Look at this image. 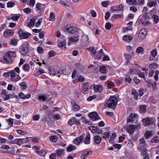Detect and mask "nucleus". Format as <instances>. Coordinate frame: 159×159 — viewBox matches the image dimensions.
Returning a JSON list of instances; mask_svg holds the SVG:
<instances>
[{
    "label": "nucleus",
    "mask_w": 159,
    "mask_h": 159,
    "mask_svg": "<svg viewBox=\"0 0 159 159\" xmlns=\"http://www.w3.org/2000/svg\"><path fill=\"white\" fill-rule=\"evenodd\" d=\"M117 104V98L116 97H112L109 98L104 106L109 108L115 109Z\"/></svg>",
    "instance_id": "f257e3e1"
},
{
    "label": "nucleus",
    "mask_w": 159,
    "mask_h": 159,
    "mask_svg": "<svg viewBox=\"0 0 159 159\" xmlns=\"http://www.w3.org/2000/svg\"><path fill=\"white\" fill-rule=\"evenodd\" d=\"M16 52L14 51L8 52L4 56V59L7 63L12 62V59L16 57Z\"/></svg>",
    "instance_id": "f03ea898"
},
{
    "label": "nucleus",
    "mask_w": 159,
    "mask_h": 159,
    "mask_svg": "<svg viewBox=\"0 0 159 159\" xmlns=\"http://www.w3.org/2000/svg\"><path fill=\"white\" fill-rule=\"evenodd\" d=\"M140 128V123H137L135 125H130L128 127H126V131L130 134H132L134 132V130L139 129Z\"/></svg>",
    "instance_id": "7ed1b4c3"
},
{
    "label": "nucleus",
    "mask_w": 159,
    "mask_h": 159,
    "mask_svg": "<svg viewBox=\"0 0 159 159\" xmlns=\"http://www.w3.org/2000/svg\"><path fill=\"white\" fill-rule=\"evenodd\" d=\"M144 126H147L153 124L156 121L155 118L153 117H148L142 119Z\"/></svg>",
    "instance_id": "20e7f679"
},
{
    "label": "nucleus",
    "mask_w": 159,
    "mask_h": 159,
    "mask_svg": "<svg viewBox=\"0 0 159 159\" xmlns=\"http://www.w3.org/2000/svg\"><path fill=\"white\" fill-rule=\"evenodd\" d=\"M78 29L75 27L71 26L70 25H67L66 26L65 31L72 34H76L78 33Z\"/></svg>",
    "instance_id": "39448f33"
},
{
    "label": "nucleus",
    "mask_w": 159,
    "mask_h": 159,
    "mask_svg": "<svg viewBox=\"0 0 159 159\" xmlns=\"http://www.w3.org/2000/svg\"><path fill=\"white\" fill-rule=\"evenodd\" d=\"M21 39H26L30 36L31 34L28 32H25L21 29H20L17 32Z\"/></svg>",
    "instance_id": "423d86ee"
},
{
    "label": "nucleus",
    "mask_w": 159,
    "mask_h": 159,
    "mask_svg": "<svg viewBox=\"0 0 159 159\" xmlns=\"http://www.w3.org/2000/svg\"><path fill=\"white\" fill-rule=\"evenodd\" d=\"M91 89L89 84L88 82H84L82 83L81 88V92L84 94H87Z\"/></svg>",
    "instance_id": "0eeeda50"
},
{
    "label": "nucleus",
    "mask_w": 159,
    "mask_h": 159,
    "mask_svg": "<svg viewBox=\"0 0 159 159\" xmlns=\"http://www.w3.org/2000/svg\"><path fill=\"white\" fill-rule=\"evenodd\" d=\"M147 30L145 28L142 29L139 31L138 37L140 39H143L145 38L147 34Z\"/></svg>",
    "instance_id": "6e6552de"
},
{
    "label": "nucleus",
    "mask_w": 159,
    "mask_h": 159,
    "mask_svg": "<svg viewBox=\"0 0 159 159\" xmlns=\"http://www.w3.org/2000/svg\"><path fill=\"white\" fill-rule=\"evenodd\" d=\"M85 136L84 133L82 134L80 136L76 138L73 141L74 143L78 145L83 140V139Z\"/></svg>",
    "instance_id": "1a4fd4ad"
},
{
    "label": "nucleus",
    "mask_w": 159,
    "mask_h": 159,
    "mask_svg": "<svg viewBox=\"0 0 159 159\" xmlns=\"http://www.w3.org/2000/svg\"><path fill=\"white\" fill-rule=\"evenodd\" d=\"M14 34V32L13 30L7 29L4 32L3 36L6 38H8Z\"/></svg>",
    "instance_id": "9d476101"
},
{
    "label": "nucleus",
    "mask_w": 159,
    "mask_h": 159,
    "mask_svg": "<svg viewBox=\"0 0 159 159\" xmlns=\"http://www.w3.org/2000/svg\"><path fill=\"white\" fill-rule=\"evenodd\" d=\"M29 141V138L28 137L24 139H17V145L20 146L22 144L28 143Z\"/></svg>",
    "instance_id": "9b49d317"
},
{
    "label": "nucleus",
    "mask_w": 159,
    "mask_h": 159,
    "mask_svg": "<svg viewBox=\"0 0 159 159\" xmlns=\"http://www.w3.org/2000/svg\"><path fill=\"white\" fill-rule=\"evenodd\" d=\"M70 103L72 105V109L74 111H77L80 109V106L76 104L74 100H71Z\"/></svg>",
    "instance_id": "f8f14e48"
},
{
    "label": "nucleus",
    "mask_w": 159,
    "mask_h": 159,
    "mask_svg": "<svg viewBox=\"0 0 159 159\" xmlns=\"http://www.w3.org/2000/svg\"><path fill=\"white\" fill-rule=\"evenodd\" d=\"M89 116L90 119L93 121L99 119L98 114L95 112L90 113L89 114Z\"/></svg>",
    "instance_id": "ddd939ff"
},
{
    "label": "nucleus",
    "mask_w": 159,
    "mask_h": 159,
    "mask_svg": "<svg viewBox=\"0 0 159 159\" xmlns=\"http://www.w3.org/2000/svg\"><path fill=\"white\" fill-rule=\"evenodd\" d=\"M148 150L145 148L142 150L141 154L143 157V159H149V154L147 152Z\"/></svg>",
    "instance_id": "4468645a"
},
{
    "label": "nucleus",
    "mask_w": 159,
    "mask_h": 159,
    "mask_svg": "<svg viewBox=\"0 0 159 159\" xmlns=\"http://www.w3.org/2000/svg\"><path fill=\"white\" fill-rule=\"evenodd\" d=\"M90 135L89 133H87L86 134V136L84 138L83 142L86 144H89L90 143Z\"/></svg>",
    "instance_id": "2eb2a0df"
},
{
    "label": "nucleus",
    "mask_w": 159,
    "mask_h": 159,
    "mask_svg": "<svg viewBox=\"0 0 159 159\" xmlns=\"http://www.w3.org/2000/svg\"><path fill=\"white\" fill-rule=\"evenodd\" d=\"M43 4H42L40 3H38L36 4V8L37 9V11H39V13H41L43 10Z\"/></svg>",
    "instance_id": "dca6fc26"
},
{
    "label": "nucleus",
    "mask_w": 159,
    "mask_h": 159,
    "mask_svg": "<svg viewBox=\"0 0 159 159\" xmlns=\"http://www.w3.org/2000/svg\"><path fill=\"white\" fill-rule=\"evenodd\" d=\"M92 151L91 150L86 151L83 153L80 157L81 159H85L86 157L92 153Z\"/></svg>",
    "instance_id": "f3484780"
},
{
    "label": "nucleus",
    "mask_w": 159,
    "mask_h": 159,
    "mask_svg": "<svg viewBox=\"0 0 159 159\" xmlns=\"http://www.w3.org/2000/svg\"><path fill=\"white\" fill-rule=\"evenodd\" d=\"M151 55L149 57L150 61H152L154 60L155 56L157 55L156 50H152L150 53Z\"/></svg>",
    "instance_id": "a211bd4d"
},
{
    "label": "nucleus",
    "mask_w": 159,
    "mask_h": 159,
    "mask_svg": "<svg viewBox=\"0 0 159 159\" xmlns=\"http://www.w3.org/2000/svg\"><path fill=\"white\" fill-rule=\"evenodd\" d=\"M102 85H95L94 87V89L95 92H102Z\"/></svg>",
    "instance_id": "6ab92c4d"
},
{
    "label": "nucleus",
    "mask_w": 159,
    "mask_h": 159,
    "mask_svg": "<svg viewBox=\"0 0 159 159\" xmlns=\"http://www.w3.org/2000/svg\"><path fill=\"white\" fill-rule=\"evenodd\" d=\"M66 40H63V41L59 42L58 44V46L61 49L66 48Z\"/></svg>",
    "instance_id": "aec40b11"
},
{
    "label": "nucleus",
    "mask_w": 159,
    "mask_h": 159,
    "mask_svg": "<svg viewBox=\"0 0 159 159\" xmlns=\"http://www.w3.org/2000/svg\"><path fill=\"white\" fill-rule=\"evenodd\" d=\"M152 19H153V23L154 24L157 23L159 21V18L158 16L156 15H153L152 17Z\"/></svg>",
    "instance_id": "412c9836"
},
{
    "label": "nucleus",
    "mask_w": 159,
    "mask_h": 159,
    "mask_svg": "<svg viewBox=\"0 0 159 159\" xmlns=\"http://www.w3.org/2000/svg\"><path fill=\"white\" fill-rule=\"evenodd\" d=\"M76 149V147L74 145H70L67 148L66 150L68 152L73 151Z\"/></svg>",
    "instance_id": "4be33fe9"
},
{
    "label": "nucleus",
    "mask_w": 159,
    "mask_h": 159,
    "mask_svg": "<svg viewBox=\"0 0 159 159\" xmlns=\"http://www.w3.org/2000/svg\"><path fill=\"white\" fill-rule=\"evenodd\" d=\"M133 39V37L128 35H125L123 36V39L124 40L127 42H129Z\"/></svg>",
    "instance_id": "5701e85b"
},
{
    "label": "nucleus",
    "mask_w": 159,
    "mask_h": 159,
    "mask_svg": "<svg viewBox=\"0 0 159 159\" xmlns=\"http://www.w3.org/2000/svg\"><path fill=\"white\" fill-rule=\"evenodd\" d=\"M35 152L37 154L41 156H44L46 154L45 150H43L40 151H35Z\"/></svg>",
    "instance_id": "b1692460"
},
{
    "label": "nucleus",
    "mask_w": 159,
    "mask_h": 159,
    "mask_svg": "<svg viewBox=\"0 0 159 159\" xmlns=\"http://www.w3.org/2000/svg\"><path fill=\"white\" fill-rule=\"evenodd\" d=\"M101 138L98 135L95 136L94 138V140L95 143L97 144H99L101 141Z\"/></svg>",
    "instance_id": "393cba45"
},
{
    "label": "nucleus",
    "mask_w": 159,
    "mask_h": 159,
    "mask_svg": "<svg viewBox=\"0 0 159 159\" xmlns=\"http://www.w3.org/2000/svg\"><path fill=\"white\" fill-rule=\"evenodd\" d=\"M35 20L34 19L32 18L30 21L29 23L27 24V26L30 27L34 25Z\"/></svg>",
    "instance_id": "a878e982"
},
{
    "label": "nucleus",
    "mask_w": 159,
    "mask_h": 159,
    "mask_svg": "<svg viewBox=\"0 0 159 159\" xmlns=\"http://www.w3.org/2000/svg\"><path fill=\"white\" fill-rule=\"evenodd\" d=\"M157 4L156 2L153 1L152 2H148L147 6L149 7H152L153 6H155Z\"/></svg>",
    "instance_id": "bb28decb"
},
{
    "label": "nucleus",
    "mask_w": 159,
    "mask_h": 159,
    "mask_svg": "<svg viewBox=\"0 0 159 159\" xmlns=\"http://www.w3.org/2000/svg\"><path fill=\"white\" fill-rule=\"evenodd\" d=\"M116 137V135L115 133L112 134L110 137L109 142L111 143H114V139Z\"/></svg>",
    "instance_id": "cd10ccee"
},
{
    "label": "nucleus",
    "mask_w": 159,
    "mask_h": 159,
    "mask_svg": "<svg viewBox=\"0 0 159 159\" xmlns=\"http://www.w3.org/2000/svg\"><path fill=\"white\" fill-rule=\"evenodd\" d=\"M123 16L122 14H114L111 17V19L112 20H115L117 18L119 17L123 18Z\"/></svg>",
    "instance_id": "c85d7f7f"
},
{
    "label": "nucleus",
    "mask_w": 159,
    "mask_h": 159,
    "mask_svg": "<svg viewBox=\"0 0 159 159\" xmlns=\"http://www.w3.org/2000/svg\"><path fill=\"white\" fill-rule=\"evenodd\" d=\"M69 40L72 42H77L79 40V37L78 36H71L69 38Z\"/></svg>",
    "instance_id": "c756f323"
},
{
    "label": "nucleus",
    "mask_w": 159,
    "mask_h": 159,
    "mask_svg": "<svg viewBox=\"0 0 159 159\" xmlns=\"http://www.w3.org/2000/svg\"><path fill=\"white\" fill-rule=\"evenodd\" d=\"M22 47L23 48L22 50H29V44L27 42H25L22 45Z\"/></svg>",
    "instance_id": "7c9ffc66"
},
{
    "label": "nucleus",
    "mask_w": 159,
    "mask_h": 159,
    "mask_svg": "<svg viewBox=\"0 0 159 159\" xmlns=\"http://www.w3.org/2000/svg\"><path fill=\"white\" fill-rule=\"evenodd\" d=\"M65 150L64 149H59L57 150L56 154L58 156H61Z\"/></svg>",
    "instance_id": "2f4dec72"
},
{
    "label": "nucleus",
    "mask_w": 159,
    "mask_h": 159,
    "mask_svg": "<svg viewBox=\"0 0 159 159\" xmlns=\"http://www.w3.org/2000/svg\"><path fill=\"white\" fill-rule=\"evenodd\" d=\"M55 16L53 12H51L50 14L49 20V21H54L55 20Z\"/></svg>",
    "instance_id": "473e14b6"
},
{
    "label": "nucleus",
    "mask_w": 159,
    "mask_h": 159,
    "mask_svg": "<svg viewBox=\"0 0 159 159\" xmlns=\"http://www.w3.org/2000/svg\"><path fill=\"white\" fill-rule=\"evenodd\" d=\"M75 118L73 117L72 118L69 120L68 122V124L71 126L75 123Z\"/></svg>",
    "instance_id": "72a5a7b5"
},
{
    "label": "nucleus",
    "mask_w": 159,
    "mask_h": 159,
    "mask_svg": "<svg viewBox=\"0 0 159 159\" xmlns=\"http://www.w3.org/2000/svg\"><path fill=\"white\" fill-rule=\"evenodd\" d=\"M126 2L129 5H133L136 3V0H126Z\"/></svg>",
    "instance_id": "f704fd0d"
},
{
    "label": "nucleus",
    "mask_w": 159,
    "mask_h": 159,
    "mask_svg": "<svg viewBox=\"0 0 159 159\" xmlns=\"http://www.w3.org/2000/svg\"><path fill=\"white\" fill-rule=\"evenodd\" d=\"M113 26V25L110 22H107L106 24L105 27L107 30H109Z\"/></svg>",
    "instance_id": "c9c22d12"
},
{
    "label": "nucleus",
    "mask_w": 159,
    "mask_h": 159,
    "mask_svg": "<svg viewBox=\"0 0 159 159\" xmlns=\"http://www.w3.org/2000/svg\"><path fill=\"white\" fill-rule=\"evenodd\" d=\"M152 132L149 131H147L145 134V137L147 139L152 135Z\"/></svg>",
    "instance_id": "e433bc0d"
},
{
    "label": "nucleus",
    "mask_w": 159,
    "mask_h": 159,
    "mask_svg": "<svg viewBox=\"0 0 159 159\" xmlns=\"http://www.w3.org/2000/svg\"><path fill=\"white\" fill-rule=\"evenodd\" d=\"M51 141L53 142H56L57 140V137L56 136H52L49 137Z\"/></svg>",
    "instance_id": "4c0bfd02"
},
{
    "label": "nucleus",
    "mask_w": 159,
    "mask_h": 159,
    "mask_svg": "<svg viewBox=\"0 0 159 159\" xmlns=\"http://www.w3.org/2000/svg\"><path fill=\"white\" fill-rule=\"evenodd\" d=\"M125 81L126 83L129 84L131 83L132 79L130 78V76L127 75L126 76V78L125 79Z\"/></svg>",
    "instance_id": "58836bf2"
},
{
    "label": "nucleus",
    "mask_w": 159,
    "mask_h": 159,
    "mask_svg": "<svg viewBox=\"0 0 159 159\" xmlns=\"http://www.w3.org/2000/svg\"><path fill=\"white\" fill-rule=\"evenodd\" d=\"M117 11H123L124 9V6L123 4H121L118 6H116Z\"/></svg>",
    "instance_id": "ea45409f"
},
{
    "label": "nucleus",
    "mask_w": 159,
    "mask_h": 159,
    "mask_svg": "<svg viewBox=\"0 0 159 159\" xmlns=\"http://www.w3.org/2000/svg\"><path fill=\"white\" fill-rule=\"evenodd\" d=\"M56 54V52L54 50H51L48 52L49 57H54Z\"/></svg>",
    "instance_id": "a19ab883"
},
{
    "label": "nucleus",
    "mask_w": 159,
    "mask_h": 159,
    "mask_svg": "<svg viewBox=\"0 0 159 159\" xmlns=\"http://www.w3.org/2000/svg\"><path fill=\"white\" fill-rule=\"evenodd\" d=\"M7 4L8 7H12L14 6L15 3L11 1H9L7 3Z\"/></svg>",
    "instance_id": "79ce46f5"
},
{
    "label": "nucleus",
    "mask_w": 159,
    "mask_h": 159,
    "mask_svg": "<svg viewBox=\"0 0 159 159\" xmlns=\"http://www.w3.org/2000/svg\"><path fill=\"white\" fill-rule=\"evenodd\" d=\"M140 21L142 25H144V26L148 25L149 24V22L148 20H146V21H143V20L142 19L140 20Z\"/></svg>",
    "instance_id": "37998d69"
},
{
    "label": "nucleus",
    "mask_w": 159,
    "mask_h": 159,
    "mask_svg": "<svg viewBox=\"0 0 159 159\" xmlns=\"http://www.w3.org/2000/svg\"><path fill=\"white\" fill-rule=\"evenodd\" d=\"M20 53L22 56H29L28 50H20Z\"/></svg>",
    "instance_id": "c03bdc74"
},
{
    "label": "nucleus",
    "mask_w": 159,
    "mask_h": 159,
    "mask_svg": "<svg viewBox=\"0 0 159 159\" xmlns=\"http://www.w3.org/2000/svg\"><path fill=\"white\" fill-rule=\"evenodd\" d=\"M21 89H25L27 88V86L25 82H22L20 84Z\"/></svg>",
    "instance_id": "a18cd8bd"
},
{
    "label": "nucleus",
    "mask_w": 159,
    "mask_h": 159,
    "mask_svg": "<svg viewBox=\"0 0 159 159\" xmlns=\"http://www.w3.org/2000/svg\"><path fill=\"white\" fill-rule=\"evenodd\" d=\"M89 129L91 132L93 133H96V131H97V127L96 126H91Z\"/></svg>",
    "instance_id": "49530a36"
},
{
    "label": "nucleus",
    "mask_w": 159,
    "mask_h": 159,
    "mask_svg": "<svg viewBox=\"0 0 159 159\" xmlns=\"http://www.w3.org/2000/svg\"><path fill=\"white\" fill-rule=\"evenodd\" d=\"M152 143H157L159 142V138L157 136L153 137L151 140Z\"/></svg>",
    "instance_id": "de8ad7c7"
},
{
    "label": "nucleus",
    "mask_w": 159,
    "mask_h": 159,
    "mask_svg": "<svg viewBox=\"0 0 159 159\" xmlns=\"http://www.w3.org/2000/svg\"><path fill=\"white\" fill-rule=\"evenodd\" d=\"M23 11L26 14H29L31 13V10L30 8L27 7L24 9Z\"/></svg>",
    "instance_id": "09e8293b"
},
{
    "label": "nucleus",
    "mask_w": 159,
    "mask_h": 159,
    "mask_svg": "<svg viewBox=\"0 0 159 159\" xmlns=\"http://www.w3.org/2000/svg\"><path fill=\"white\" fill-rule=\"evenodd\" d=\"M19 17L20 16H19L14 15L11 16V19L14 21H16L18 20Z\"/></svg>",
    "instance_id": "8fccbe9b"
},
{
    "label": "nucleus",
    "mask_w": 159,
    "mask_h": 159,
    "mask_svg": "<svg viewBox=\"0 0 159 159\" xmlns=\"http://www.w3.org/2000/svg\"><path fill=\"white\" fill-rule=\"evenodd\" d=\"M11 44L13 45H16L17 43V39H12L10 42Z\"/></svg>",
    "instance_id": "3c124183"
},
{
    "label": "nucleus",
    "mask_w": 159,
    "mask_h": 159,
    "mask_svg": "<svg viewBox=\"0 0 159 159\" xmlns=\"http://www.w3.org/2000/svg\"><path fill=\"white\" fill-rule=\"evenodd\" d=\"M149 100L150 102L153 104H155L157 102V100L153 97H150Z\"/></svg>",
    "instance_id": "603ef678"
},
{
    "label": "nucleus",
    "mask_w": 159,
    "mask_h": 159,
    "mask_svg": "<svg viewBox=\"0 0 159 159\" xmlns=\"http://www.w3.org/2000/svg\"><path fill=\"white\" fill-rule=\"evenodd\" d=\"M23 69L25 70L29 71L30 70V66L28 64H25L23 66Z\"/></svg>",
    "instance_id": "864d4df0"
},
{
    "label": "nucleus",
    "mask_w": 159,
    "mask_h": 159,
    "mask_svg": "<svg viewBox=\"0 0 159 159\" xmlns=\"http://www.w3.org/2000/svg\"><path fill=\"white\" fill-rule=\"evenodd\" d=\"M100 71L103 73H106V68L104 66H102L100 69Z\"/></svg>",
    "instance_id": "5fc2aeb1"
},
{
    "label": "nucleus",
    "mask_w": 159,
    "mask_h": 159,
    "mask_svg": "<svg viewBox=\"0 0 159 159\" xmlns=\"http://www.w3.org/2000/svg\"><path fill=\"white\" fill-rule=\"evenodd\" d=\"M125 139V135H123L122 136H120L119 138V142H122Z\"/></svg>",
    "instance_id": "6e6d98bb"
},
{
    "label": "nucleus",
    "mask_w": 159,
    "mask_h": 159,
    "mask_svg": "<svg viewBox=\"0 0 159 159\" xmlns=\"http://www.w3.org/2000/svg\"><path fill=\"white\" fill-rule=\"evenodd\" d=\"M110 135V134L108 132H105L104 133L103 137L104 139H107L109 138Z\"/></svg>",
    "instance_id": "4d7b16f0"
},
{
    "label": "nucleus",
    "mask_w": 159,
    "mask_h": 159,
    "mask_svg": "<svg viewBox=\"0 0 159 159\" xmlns=\"http://www.w3.org/2000/svg\"><path fill=\"white\" fill-rule=\"evenodd\" d=\"M8 124L11 126H13L14 120L13 119L10 118L8 120Z\"/></svg>",
    "instance_id": "13d9d810"
},
{
    "label": "nucleus",
    "mask_w": 159,
    "mask_h": 159,
    "mask_svg": "<svg viewBox=\"0 0 159 159\" xmlns=\"http://www.w3.org/2000/svg\"><path fill=\"white\" fill-rule=\"evenodd\" d=\"M42 19H39L38 21L36 22L35 24V26L36 27H38L41 24L42 22Z\"/></svg>",
    "instance_id": "bf43d9fd"
},
{
    "label": "nucleus",
    "mask_w": 159,
    "mask_h": 159,
    "mask_svg": "<svg viewBox=\"0 0 159 159\" xmlns=\"http://www.w3.org/2000/svg\"><path fill=\"white\" fill-rule=\"evenodd\" d=\"M113 147L115 148L120 149L121 148V144L116 143L113 145Z\"/></svg>",
    "instance_id": "052dcab7"
},
{
    "label": "nucleus",
    "mask_w": 159,
    "mask_h": 159,
    "mask_svg": "<svg viewBox=\"0 0 159 159\" xmlns=\"http://www.w3.org/2000/svg\"><path fill=\"white\" fill-rule=\"evenodd\" d=\"M96 95H93L92 96H91L87 98V100L88 101H91L93 99L96 98Z\"/></svg>",
    "instance_id": "680f3d73"
},
{
    "label": "nucleus",
    "mask_w": 159,
    "mask_h": 159,
    "mask_svg": "<svg viewBox=\"0 0 159 159\" xmlns=\"http://www.w3.org/2000/svg\"><path fill=\"white\" fill-rule=\"evenodd\" d=\"M33 119L34 120H38L40 118V116L39 115H36L33 116Z\"/></svg>",
    "instance_id": "e2e57ef3"
},
{
    "label": "nucleus",
    "mask_w": 159,
    "mask_h": 159,
    "mask_svg": "<svg viewBox=\"0 0 159 159\" xmlns=\"http://www.w3.org/2000/svg\"><path fill=\"white\" fill-rule=\"evenodd\" d=\"M102 60L103 61H108L110 60V59L107 55H104Z\"/></svg>",
    "instance_id": "0e129e2a"
},
{
    "label": "nucleus",
    "mask_w": 159,
    "mask_h": 159,
    "mask_svg": "<svg viewBox=\"0 0 159 159\" xmlns=\"http://www.w3.org/2000/svg\"><path fill=\"white\" fill-rule=\"evenodd\" d=\"M130 72L131 73L138 74V70L136 69H131L130 70Z\"/></svg>",
    "instance_id": "69168bd1"
},
{
    "label": "nucleus",
    "mask_w": 159,
    "mask_h": 159,
    "mask_svg": "<svg viewBox=\"0 0 159 159\" xmlns=\"http://www.w3.org/2000/svg\"><path fill=\"white\" fill-rule=\"evenodd\" d=\"M110 12H107L106 13L105 15V19L106 20H108L110 17Z\"/></svg>",
    "instance_id": "338daca9"
},
{
    "label": "nucleus",
    "mask_w": 159,
    "mask_h": 159,
    "mask_svg": "<svg viewBox=\"0 0 159 159\" xmlns=\"http://www.w3.org/2000/svg\"><path fill=\"white\" fill-rule=\"evenodd\" d=\"M35 0H30L29 3V5L31 6H34L35 4Z\"/></svg>",
    "instance_id": "774afa93"
}]
</instances>
